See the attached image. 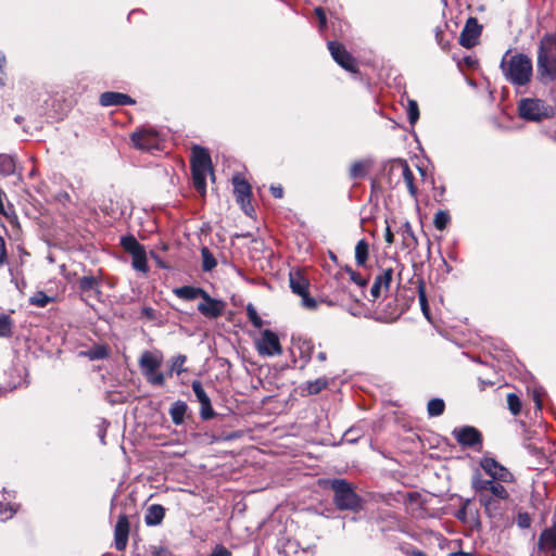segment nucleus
<instances>
[{
	"label": "nucleus",
	"instance_id": "1",
	"mask_svg": "<svg viewBox=\"0 0 556 556\" xmlns=\"http://www.w3.org/2000/svg\"><path fill=\"white\" fill-rule=\"evenodd\" d=\"M500 67L505 79L515 87L527 86L533 76L532 60L523 53L510 55V50L506 51Z\"/></svg>",
	"mask_w": 556,
	"mask_h": 556
},
{
	"label": "nucleus",
	"instance_id": "2",
	"mask_svg": "<svg viewBox=\"0 0 556 556\" xmlns=\"http://www.w3.org/2000/svg\"><path fill=\"white\" fill-rule=\"evenodd\" d=\"M536 80L543 86H549L556 81V37L544 35L538 47Z\"/></svg>",
	"mask_w": 556,
	"mask_h": 556
},
{
	"label": "nucleus",
	"instance_id": "3",
	"mask_svg": "<svg viewBox=\"0 0 556 556\" xmlns=\"http://www.w3.org/2000/svg\"><path fill=\"white\" fill-rule=\"evenodd\" d=\"M333 492V503L339 510L358 511L362 509V498L355 492L352 483L345 479H332L329 481Z\"/></svg>",
	"mask_w": 556,
	"mask_h": 556
},
{
	"label": "nucleus",
	"instance_id": "4",
	"mask_svg": "<svg viewBox=\"0 0 556 556\" xmlns=\"http://www.w3.org/2000/svg\"><path fill=\"white\" fill-rule=\"evenodd\" d=\"M191 172L195 189L204 192L206 189V176L212 173V161L205 148L194 146L191 157Z\"/></svg>",
	"mask_w": 556,
	"mask_h": 556
},
{
	"label": "nucleus",
	"instance_id": "5",
	"mask_svg": "<svg viewBox=\"0 0 556 556\" xmlns=\"http://www.w3.org/2000/svg\"><path fill=\"white\" fill-rule=\"evenodd\" d=\"M163 363V354L160 351H144L139 361V367L147 381L152 386L162 387L165 384V376L157 372Z\"/></svg>",
	"mask_w": 556,
	"mask_h": 556
},
{
	"label": "nucleus",
	"instance_id": "6",
	"mask_svg": "<svg viewBox=\"0 0 556 556\" xmlns=\"http://www.w3.org/2000/svg\"><path fill=\"white\" fill-rule=\"evenodd\" d=\"M519 116L530 122H541L554 115V110L541 99L523 98L518 103Z\"/></svg>",
	"mask_w": 556,
	"mask_h": 556
},
{
	"label": "nucleus",
	"instance_id": "7",
	"mask_svg": "<svg viewBox=\"0 0 556 556\" xmlns=\"http://www.w3.org/2000/svg\"><path fill=\"white\" fill-rule=\"evenodd\" d=\"M130 139L135 148L142 151L159 150L162 142V138L159 131L147 127L140 128L132 132Z\"/></svg>",
	"mask_w": 556,
	"mask_h": 556
},
{
	"label": "nucleus",
	"instance_id": "8",
	"mask_svg": "<svg viewBox=\"0 0 556 556\" xmlns=\"http://www.w3.org/2000/svg\"><path fill=\"white\" fill-rule=\"evenodd\" d=\"M452 435L463 447L472 448L478 452L482 450V434L472 426L455 428L452 431Z\"/></svg>",
	"mask_w": 556,
	"mask_h": 556
},
{
	"label": "nucleus",
	"instance_id": "9",
	"mask_svg": "<svg viewBox=\"0 0 556 556\" xmlns=\"http://www.w3.org/2000/svg\"><path fill=\"white\" fill-rule=\"evenodd\" d=\"M471 486L480 494H484L485 491H490L491 494L498 500L508 498V492L500 481L496 482V480L493 479H484L479 472L472 476Z\"/></svg>",
	"mask_w": 556,
	"mask_h": 556
},
{
	"label": "nucleus",
	"instance_id": "10",
	"mask_svg": "<svg viewBox=\"0 0 556 556\" xmlns=\"http://www.w3.org/2000/svg\"><path fill=\"white\" fill-rule=\"evenodd\" d=\"M256 348L260 355L263 356L279 355L282 352L277 334L269 329L261 333L260 339L256 341Z\"/></svg>",
	"mask_w": 556,
	"mask_h": 556
},
{
	"label": "nucleus",
	"instance_id": "11",
	"mask_svg": "<svg viewBox=\"0 0 556 556\" xmlns=\"http://www.w3.org/2000/svg\"><path fill=\"white\" fill-rule=\"evenodd\" d=\"M480 466L493 480L506 483L514 481L513 473L492 457H483Z\"/></svg>",
	"mask_w": 556,
	"mask_h": 556
},
{
	"label": "nucleus",
	"instance_id": "12",
	"mask_svg": "<svg viewBox=\"0 0 556 556\" xmlns=\"http://www.w3.org/2000/svg\"><path fill=\"white\" fill-rule=\"evenodd\" d=\"M328 49L333 60L344 70L355 73L357 66L354 58L346 51L345 47L336 41L328 42Z\"/></svg>",
	"mask_w": 556,
	"mask_h": 556
},
{
	"label": "nucleus",
	"instance_id": "13",
	"mask_svg": "<svg viewBox=\"0 0 556 556\" xmlns=\"http://www.w3.org/2000/svg\"><path fill=\"white\" fill-rule=\"evenodd\" d=\"M191 387H192V390L194 392V395H195L198 402L201 405V408H200L201 418L203 420L212 419L215 416V412L212 407L211 399L204 391L201 381L193 380Z\"/></svg>",
	"mask_w": 556,
	"mask_h": 556
},
{
	"label": "nucleus",
	"instance_id": "14",
	"mask_svg": "<svg viewBox=\"0 0 556 556\" xmlns=\"http://www.w3.org/2000/svg\"><path fill=\"white\" fill-rule=\"evenodd\" d=\"M202 302L198 305V311L206 318H217L223 315L225 303L222 300L213 299L207 293V296H202Z\"/></svg>",
	"mask_w": 556,
	"mask_h": 556
},
{
	"label": "nucleus",
	"instance_id": "15",
	"mask_svg": "<svg viewBox=\"0 0 556 556\" xmlns=\"http://www.w3.org/2000/svg\"><path fill=\"white\" fill-rule=\"evenodd\" d=\"M481 34V27L475 18H469L459 35V43L465 48L476 46Z\"/></svg>",
	"mask_w": 556,
	"mask_h": 556
},
{
	"label": "nucleus",
	"instance_id": "16",
	"mask_svg": "<svg viewBox=\"0 0 556 556\" xmlns=\"http://www.w3.org/2000/svg\"><path fill=\"white\" fill-rule=\"evenodd\" d=\"M129 535V521L126 515H121L114 530V542L117 551H124Z\"/></svg>",
	"mask_w": 556,
	"mask_h": 556
},
{
	"label": "nucleus",
	"instance_id": "17",
	"mask_svg": "<svg viewBox=\"0 0 556 556\" xmlns=\"http://www.w3.org/2000/svg\"><path fill=\"white\" fill-rule=\"evenodd\" d=\"M393 172H399L402 176L409 194L413 198H416L417 195V188L414 184V174L408 165V163L404 160L399 161L395 165L392 166Z\"/></svg>",
	"mask_w": 556,
	"mask_h": 556
},
{
	"label": "nucleus",
	"instance_id": "18",
	"mask_svg": "<svg viewBox=\"0 0 556 556\" xmlns=\"http://www.w3.org/2000/svg\"><path fill=\"white\" fill-rule=\"evenodd\" d=\"M135 101L127 94L121 92L106 91L100 96L102 106L129 105Z\"/></svg>",
	"mask_w": 556,
	"mask_h": 556
},
{
	"label": "nucleus",
	"instance_id": "19",
	"mask_svg": "<svg viewBox=\"0 0 556 556\" xmlns=\"http://www.w3.org/2000/svg\"><path fill=\"white\" fill-rule=\"evenodd\" d=\"M232 181L237 201L241 204L242 207H244V205L250 204L251 186L244 179L238 176H235Z\"/></svg>",
	"mask_w": 556,
	"mask_h": 556
},
{
	"label": "nucleus",
	"instance_id": "20",
	"mask_svg": "<svg viewBox=\"0 0 556 556\" xmlns=\"http://www.w3.org/2000/svg\"><path fill=\"white\" fill-rule=\"evenodd\" d=\"M290 288L293 293L303 295L307 292L309 282L304 275L299 270H291L289 274Z\"/></svg>",
	"mask_w": 556,
	"mask_h": 556
},
{
	"label": "nucleus",
	"instance_id": "21",
	"mask_svg": "<svg viewBox=\"0 0 556 556\" xmlns=\"http://www.w3.org/2000/svg\"><path fill=\"white\" fill-rule=\"evenodd\" d=\"M173 293L181 299V300H185V301H193L195 299H199L202 296H207V292L200 288V287H193V286H182V287H179V288H175L173 290Z\"/></svg>",
	"mask_w": 556,
	"mask_h": 556
},
{
	"label": "nucleus",
	"instance_id": "22",
	"mask_svg": "<svg viewBox=\"0 0 556 556\" xmlns=\"http://www.w3.org/2000/svg\"><path fill=\"white\" fill-rule=\"evenodd\" d=\"M165 516V509L162 505H151L146 513L144 521L148 526H157Z\"/></svg>",
	"mask_w": 556,
	"mask_h": 556
},
{
	"label": "nucleus",
	"instance_id": "23",
	"mask_svg": "<svg viewBox=\"0 0 556 556\" xmlns=\"http://www.w3.org/2000/svg\"><path fill=\"white\" fill-rule=\"evenodd\" d=\"M188 405L184 401H176L169 408V416L175 425H181L185 420Z\"/></svg>",
	"mask_w": 556,
	"mask_h": 556
},
{
	"label": "nucleus",
	"instance_id": "24",
	"mask_svg": "<svg viewBox=\"0 0 556 556\" xmlns=\"http://www.w3.org/2000/svg\"><path fill=\"white\" fill-rule=\"evenodd\" d=\"M401 235L403 239V247L406 249H416L418 245L417 238L413 231V228L408 222L401 227Z\"/></svg>",
	"mask_w": 556,
	"mask_h": 556
},
{
	"label": "nucleus",
	"instance_id": "25",
	"mask_svg": "<svg viewBox=\"0 0 556 556\" xmlns=\"http://www.w3.org/2000/svg\"><path fill=\"white\" fill-rule=\"evenodd\" d=\"M79 355L90 361L104 359L109 356V348L103 344H98L87 351H81Z\"/></svg>",
	"mask_w": 556,
	"mask_h": 556
},
{
	"label": "nucleus",
	"instance_id": "26",
	"mask_svg": "<svg viewBox=\"0 0 556 556\" xmlns=\"http://www.w3.org/2000/svg\"><path fill=\"white\" fill-rule=\"evenodd\" d=\"M540 546L556 548V521L540 535Z\"/></svg>",
	"mask_w": 556,
	"mask_h": 556
},
{
	"label": "nucleus",
	"instance_id": "27",
	"mask_svg": "<svg viewBox=\"0 0 556 556\" xmlns=\"http://www.w3.org/2000/svg\"><path fill=\"white\" fill-rule=\"evenodd\" d=\"M369 245L365 239L359 240L355 247V262L357 266L364 267L368 261Z\"/></svg>",
	"mask_w": 556,
	"mask_h": 556
},
{
	"label": "nucleus",
	"instance_id": "28",
	"mask_svg": "<svg viewBox=\"0 0 556 556\" xmlns=\"http://www.w3.org/2000/svg\"><path fill=\"white\" fill-rule=\"evenodd\" d=\"M10 493L3 491L0 493V516H2L3 520L11 518L16 513V506L12 503L4 504L3 501L9 500Z\"/></svg>",
	"mask_w": 556,
	"mask_h": 556
},
{
	"label": "nucleus",
	"instance_id": "29",
	"mask_svg": "<svg viewBox=\"0 0 556 556\" xmlns=\"http://www.w3.org/2000/svg\"><path fill=\"white\" fill-rule=\"evenodd\" d=\"M15 172V160L8 154H0V174L2 176H10Z\"/></svg>",
	"mask_w": 556,
	"mask_h": 556
},
{
	"label": "nucleus",
	"instance_id": "30",
	"mask_svg": "<svg viewBox=\"0 0 556 556\" xmlns=\"http://www.w3.org/2000/svg\"><path fill=\"white\" fill-rule=\"evenodd\" d=\"M98 287L99 280L94 276H84L78 280V288L83 292L96 291L99 294L100 291Z\"/></svg>",
	"mask_w": 556,
	"mask_h": 556
},
{
	"label": "nucleus",
	"instance_id": "31",
	"mask_svg": "<svg viewBox=\"0 0 556 556\" xmlns=\"http://www.w3.org/2000/svg\"><path fill=\"white\" fill-rule=\"evenodd\" d=\"M131 257H132L131 265L136 270L141 271L143 274L148 273L149 266H148L147 254H146L144 249L141 250L140 252H137L136 254L131 255Z\"/></svg>",
	"mask_w": 556,
	"mask_h": 556
},
{
	"label": "nucleus",
	"instance_id": "32",
	"mask_svg": "<svg viewBox=\"0 0 556 556\" xmlns=\"http://www.w3.org/2000/svg\"><path fill=\"white\" fill-rule=\"evenodd\" d=\"M121 244L124 248L125 251L130 253V255L136 254L137 252H140L144 249L142 244H140L137 239L132 236L123 237L121 240Z\"/></svg>",
	"mask_w": 556,
	"mask_h": 556
},
{
	"label": "nucleus",
	"instance_id": "33",
	"mask_svg": "<svg viewBox=\"0 0 556 556\" xmlns=\"http://www.w3.org/2000/svg\"><path fill=\"white\" fill-rule=\"evenodd\" d=\"M445 403L442 399H431L427 405L428 415L431 417L441 416L444 412Z\"/></svg>",
	"mask_w": 556,
	"mask_h": 556
},
{
	"label": "nucleus",
	"instance_id": "34",
	"mask_svg": "<svg viewBox=\"0 0 556 556\" xmlns=\"http://www.w3.org/2000/svg\"><path fill=\"white\" fill-rule=\"evenodd\" d=\"M479 501L484 506V509L490 517L496 515V511L498 509V502L496 500L485 494H480Z\"/></svg>",
	"mask_w": 556,
	"mask_h": 556
},
{
	"label": "nucleus",
	"instance_id": "35",
	"mask_svg": "<svg viewBox=\"0 0 556 556\" xmlns=\"http://www.w3.org/2000/svg\"><path fill=\"white\" fill-rule=\"evenodd\" d=\"M201 256H202V269L204 271H211L213 268L216 267L217 262H216L214 255L211 253V251L206 247L201 249Z\"/></svg>",
	"mask_w": 556,
	"mask_h": 556
},
{
	"label": "nucleus",
	"instance_id": "36",
	"mask_svg": "<svg viewBox=\"0 0 556 556\" xmlns=\"http://www.w3.org/2000/svg\"><path fill=\"white\" fill-rule=\"evenodd\" d=\"M393 279V269L392 268H384L381 274H379L375 281L378 286H380L386 291L389 290L390 283Z\"/></svg>",
	"mask_w": 556,
	"mask_h": 556
},
{
	"label": "nucleus",
	"instance_id": "37",
	"mask_svg": "<svg viewBox=\"0 0 556 556\" xmlns=\"http://www.w3.org/2000/svg\"><path fill=\"white\" fill-rule=\"evenodd\" d=\"M53 301V298L48 296L43 291H37L29 298V304L36 307H46Z\"/></svg>",
	"mask_w": 556,
	"mask_h": 556
},
{
	"label": "nucleus",
	"instance_id": "38",
	"mask_svg": "<svg viewBox=\"0 0 556 556\" xmlns=\"http://www.w3.org/2000/svg\"><path fill=\"white\" fill-rule=\"evenodd\" d=\"M13 321L9 315H0V338H9L12 336Z\"/></svg>",
	"mask_w": 556,
	"mask_h": 556
},
{
	"label": "nucleus",
	"instance_id": "39",
	"mask_svg": "<svg viewBox=\"0 0 556 556\" xmlns=\"http://www.w3.org/2000/svg\"><path fill=\"white\" fill-rule=\"evenodd\" d=\"M186 361H187V357L184 354H178L177 356H175L172 361L169 374L172 375L173 372H176L177 375H181L182 372H186L187 371V368L185 367Z\"/></svg>",
	"mask_w": 556,
	"mask_h": 556
},
{
	"label": "nucleus",
	"instance_id": "40",
	"mask_svg": "<svg viewBox=\"0 0 556 556\" xmlns=\"http://www.w3.org/2000/svg\"><path fill=\"white\" fill-rule=\"evenodd\" d=\"M451 217L445 211H438L434 215L433 224L438 230H444L448 225Z\"/></svg>",
	"mask_w": 556,
	"mask_h": 556
},
{
	"label": "nucleus",
	"instance_id": "41",
	"mask_svg": "<svg viewBox=\"0 0 556 556\" xmlns=\"http://www.w3.org/2000/svg\"><path fill=\"white\" fill-rule=\"evenodd\" d=\"M328 386V381L326 378H318L314 381H309L307 382V392L309 394H317L319 393L321 390L326 389Z\"/></svg>",
	"mask_w": 556,
	"mask_h": 556
},
{
	"label": "nucleus",
	"instance_id": "42",
	"mask_svg": "<svg viewBox=\"0 0 556 556\" xmlns=\"http://www.w3.org/2000/svg\"><path fill=\"white\" fill-rule=\"evenodd\" d=\"M507 405L514 416H517L521 410V401L515 393H509L507 395Z\"/></svg>",
	"mask_w": 556,
	"mask_h": 556
},
{
	"label": "nucleus",
	"instance_id": "43",
	"mask_svg": "<svg viewBox=\"0 0 556 556\" xmlns=\"http://www.w3.org/2000/svg\"><path fill=\"white\" fill-rule=\"evenodd\" d=\"M247 315L250 320V323L255 328H262L263 326V319L258 316L256 308L252 304H248L247 306Z\"/></svg>",
	"mask_w": 556,
	"mask_h": 556
},
{
	"label": "nucleus",
	"instance_id": "44",
	"mask_svg": "<svg viewBox=\"0 0 556 556\" xmlns=\"http://www.w3.org/2000/svg\"><path fill=\"white\" fill-rule=\"evenodd\" d=\"M407 117L410 125H414L419 118V108L415 100H408Z\"/></svg>",
	"mask_w": 556,
	"mask_h": 556
},
{
	"label": "nucleus",
	"instance_id": "45",
	"mask_svg": "<svg viewBox=\"0 0 556 556\" xmlns=\"http://www.w3.org/2000/svg\"><path fill=\"white\" fill-rule=\"evenodd\" d=\"M366 175V164L364 162H355L352 164L351 168H350V177L355 179V178H361V177H364Z\"/></svg>",
	"mask_w": 556,
	"mask_h": 556
},
{
	"label": "nucleus",
	"instance_id": "46",
	"mask_svg": "<svg viewBox=\"0 0 556 556\" xmlns=\"http://www.w3.org/2000/svg\"><path fill=\"white\" fill-rule=\"evenodd\" d=\"M445 33L443 28L440 26L435 27L434 29V37L437 43L441 47L442 50H448L450 48V41L444 38Z\"/></svg>",
	"mask_w": 556,
	"mask_h": 556
},
{
	"label": "nucleus",
	"instance_id": "47",
	"mask_svg": "<svg viewBox=\"0 0 556 556\" xmlns=\"http://www.w3.org/2000/svg\"><path fill=\"white\" fill-rule=\"evenodd\" d=\"M346 273L350 275L351 280L359 287H365L368 282L361 274L354 271L351 267H346Z\"/></svg>",
	"mask_w": 556,
	"mask_h": 556
},
{
	"label": "nucleus",
	"instance_id": "48",
	"mask_svg": "<svg viewBox=\"0 0 556 556\" xmlns=\"http://www.w3.org/2000/svg\"><path fill=\"white\" fill-rule=\"evenodd\" d=\"M300 296L302 299V305L305 308H307V309H316L317 308V301L314 298L309 296L308 291Z\"/></svg>",
	"mask_w": 556,
	"mask_h": 556
},
{
	"label": "nucleus",
	"instance_id": "49",
	"mask_svg": "<svg viewBox=\"0 0 556 556\" xmlns=\"http://www.w3.org/2000/svg\"><path fill=\"white\" fill-rule=\"evenodd\" d=\"M517 523L520 528L527 529L531 525V518L528 513H519L517 517Z\"/></svg>",
	"mask_w": 556,
	"mask_h": 556
},
{
	"label": "nucleus",
	"instance_id": "50",
	"mask_svg": "<svg viewBox=\"0 0 556 556\" xmlns=\"http://www.w3.org/2000/svg\"><path fill=\"white\" fill-rule=\"evenodd\" d=\"M315 14L319 21V30L320 31H324L327 27V17H326V14L324 12V10L321 8H316L315 9Z\"/></svg>",
	"mask_w": 556,
	"mask_h": 556
},
{
	"label": "nucleus",
	"instance_id": "51",
	"mask_svg": "<svg viewBox=\"0 0 556 556\" xmlns=\"http://www.w3.org/2000/svg\"><path fill=\"white\" fill-rule=\"evenodd\" d=\"M530 438L525 439V447L529 451V453L533 455H543V452L541 447L536 446L535 444L529 442Z\"/></svg>",
	"mask_w": 556,
	"mask_h": 556
},
{
	"label": "nucleus",
	"instance_id": "52",
	"mask_svg": "<svg viewBox=\"0 0 556 556\" xmlns=\"http://www.w3.org/2000/svg\"><path fill=\"white\" fill-rule=\"evenodd\" d=\"M231 553L224 545H216L208 556H230Z\"/></svg>",
	"mask_w": 556,
	"mask_h": 556
},
{
	"label": "nucleus",
	"instance_id": "53",
	"mask_svg": "<svg viewBox=\"0 0 556 556\" xmlns=\"http://www.w3.org/2000/svg\"><path fill=\"white\" fill-rule=\"evenodd\" d=\"M419 302L425 316L428 317V302L422 287L419 288Z\"/></svg>",
	"mask_w": 556,
	"mask_h": 556
},
{
	"label": "nucleus",
	"instance_id": "54",
	"mask_svg": "<svg viewBox=\"0 0 556 556\" xmlns=\"http://www.w3.org/2000/svg\"><path fill=\"white\" fill-rule=\"evenodd\" d=\"M5 63H7L5 55L2 52H0V86H4V84H5V72H4Z\"/></svg>",
	"mask_w": 556,
	"mask_h": 556
},
{
	"label": "nucleus",
	"instance_id": "55",
	"mask_svg": "<svg viewBox=\"0 0 556 556\" xmlns=\"http://www.w3.org/2000/svg\"><path fill=\"white\" fill-rule=\"evenodd\" d=\"M7 261V248L3 237L0 236V267L4 265Z\"/></svg>",
	"mask_w": 556,
	"mask_h": 556
},
{
	"label": "nucleus",
	"instance_id": "56",
	"mask_svg": "<svg viewBox=\"0 0 556 556\" xmlns=\"http://www.w3.org/2000/svg\"><path fill=\"white\" fill-rule=\"evenodd\" d=\"M469 503V500H467L465 502V504L457 510V513L455 514V517L460 520V521H465L466 518H467V505Z\"/></svg>",
	"mask_w": 556,
	"mask_h": 556
},
{
	"label": "nucleus",
	"instance_id": "57",
	"mask_svg": "<svg viewBox=\"0 0 556 556\" xmlns=\"http://www.w3.org/2000/svg\"><path fill=\"white\" fill-rule=\"evenodd\" d=\"M142 315L146 316L150 320H154L156 318L155 311L150 306H144L142 308Z\"/></svg>",
	"mask_w": 556,
	"mask_h": 556
},
{
	"label": "nucleus",
	"instance_id": "58",
	"mask_svg": "<svg viewBox=\"0 0 556 556\" xmlns=\"http://www.w3.org/2000/svg\"><path fill=\"white\" fill-rule=\"evenodd\" d=\"M541 395H542L541 390L535 389V390L533 391V400H534V403H535V407H536V409H539V410H541V409H542Z\"/></svg>",
	"mask_w": 556,
	"mask_h": 556
},
{
	"label": "nucleus",
	"instance_id": "59",
	"mask_svg": "<svg viewBox=\"0 0 556 556\" xmlns=\"http://www.w3.org/2000/svg\"><path fill=\"white\" fill-rule=\"evenodd\" d=\"M313 349H314V346H313V343L311 341L304 342L303 346H302V353L306 354V356L308 358H311L312 357Z\"/></svg>",
	"mask_w": 556,
	"mask_h": 556
},
{
	"label": "nucleus",
	"instance_id": "60",
	"mask_svg": "<svg viewBox=\"0 0 556 556\" xmlns=\"http://www.w3.org/2000/svg\"><path fill=\"white\" fill-rule=\"evenodd\" d=\"M150 553L152 556H163L166 553V549L162 546H150Z\"/></svg>",
	"mask_w": 556,
	"mask_h": 556
},
{
	"label": "nucleus",
	"instance_id": "61",
	"mask_svg": "<svg viewBox=\"0 0 556 556\" xmlns=\"http://www.w3.org/2000/svg\"><path fill=\"white\" fill-rule=\"evenodd\" d=\"M382 288L378 286L376 282L372 283L370 289V294L374 299H378L381 295Z\"/></svg>",
	"mask_w": 556,
	"mask_h": 556
},
{
	"label": "nucleus",
	"instance_id": "62",
	"mask_svg": "<svg viewBox=\"0 0 556 556\" xmlns=\"http://www.w3.org/2000/svg\"><path fill=\"white\" fill-rule=\"evenodd\" d=\"M270 191H271V194L277 199H280L283 197V189L280 186H271Z\"/></svg>",
	"mask_w": 556,
	"mask_h": 556
},
{
	"label": "nucleus",
	"instance_id": "63",
	"mask_svg": "<svg viewBox=\"0 0 556 556\" xmlns=\"http://www.w3.org/2000/svg\"><path fill=\"white\" fill-rule=\"evenodd\" d=\"M384 240L389 244L393 243V241H394V235L391 231L389 226H387V228H386Z\"/></svg>",
	"mask_w": 556,
	"mask_h": 556
},
{
	"label": "nucleus",
	"instance_id": "64",
	"mask_svg": "<svg viewBox=\"0 0 556 556\" xmlns=\"http://www.w3.org/2000/svg\"><path fill=\"white\" fill-rule=\"evenodd\" d=\"M448 556H476V555L473 553H467V552L459 551V552L451 553Z\"/></svg>",
	"mask_w": 556,
	"mask_h": 556
}]
</instances>
